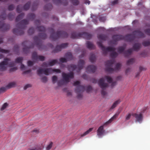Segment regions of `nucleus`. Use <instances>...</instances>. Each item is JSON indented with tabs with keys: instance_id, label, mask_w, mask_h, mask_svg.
Segmentation results:
<instances>
[{
	"instance_id": "nucleus-1",
	"label": "nucleus",
	"mask_w": 150,
	"mask_h": 150,
	"mask_svg": "<svg viewBox=\"0 0 150 150\" xmlns=\"http://www.w3.org/2000/svg\"><path fill=\"white\" fill-rule=\"evenodd\" d=\"M131 35H127L125 36L122 35H115L112 36V40L111 43L115 44L116 42L121 40H123L128 42H131L137 38H143L144 37V34L139 30H136L133 32Z\"/></svg>"
},
{
	"instance_id": "nucleus-2",
	"label": "nucleus",
	"mask_w": 150,
	"mask_h": 150,
	"mask_svg": "<svg viewBox=\"0 0 150 150\" xmlns=\"http://www.w3.org/2000/svg\"><path fill=\"white\" fill-rule=\"evenodd\" d=\"M37 28L39 31L41 32V33H39L38 36H35L34 37V39L37 47H38L39 49L40 50V47L43 46L41 40H44L46 39L47 35L45 33V29L44 27L42 26H39L38 25H37Z\"/></svg>"
},
{
	"instance_id": "nucleus-3",
	"label": "nucleus",
	"mask_w": 150,
	"mask_h": 150,
	"mask_svg": "<svg viewBox=\"0 0 150 150\" xmlns=\"http://www.w3.org/2000/svg\"><path fill=\"white\" fill-rule=\"evenodd\" d=\"M28 23V21L26 20H22L16 26V28H14L13 33L16 35H21L23 34V29L26 27V25Z\"/></svg>"
},
{
	"instance_id": "nucleus-4",
	"label": "nucleus",
	"mask_w": 150,
	"mask_h": 150,
	"mask_svg": "<svg viewBox=\"0 0 150 150\" xmlns=\"http://www.w3.org/2000/svg\"><path fill=\"white\" fill-rule=\"evenodd\" d=\"M49 30L51 33L50 38L53 40H55L60 38H67L68 36L67 33L64 31H59L55 33L52 28H50Z\"/></svg>"
},
{
	"instance_id": "nucleus-5",
	"label": "nucleus",
	"mask_w": 150,
	"mask_h": 150,
	"mask_svg": "<svg viewBox=\"0 0 150 150\" xmlns=\"http://www.w3.org/2000/svg\"><path fill=\"white\" fill-rule=\"evenodd\" d=\"M97 44L103 51V53L105 55L108 52H112L110 54V56L113 58H115L118 55L117 53L115 51L116 49L114 47H104L101 42H97Z\"/></svg>"
},
{
	"instance_id": "nucleus-6",
	"label": "nucleus",
	"mask_w": 150,
	"mask_h": 150,
	"mask_svg": "<svg viewBox=\"0 0 150 150\" xmlns=\"http://www.w3.org/2000/svg\"><path fill=\"white\" fill-rule=\"evenodd\" d=\"M62 80H60L57 82V85L59 86H61L63 85L65 83L69 82L70 79H73L74 77V74L72 72L67 74L62 72Z\"/></svg>"
},
{
	"instance_id": "nucleus-7",
	"label": "nucleus",
	"mask_w": 150,
	"mask_h": 150,
	"mask_svg": "<svg viewBox=\"0 0 150 150\" xmlns=\"http://www.w3.org/2000/svg\"><path fill=\"white\" fill-rule=\"evenodd\" d=\"M15 62L11 61V60L8 58H6L4 60L0 63V71H3L6 70L7 67H12L14 66Z\"/></svg>"
},
{
	"instance_id": "nucleus-8",
	"label": "nucleus",
	"mask_w": 150,
	"mask_h": 150,
	"mask_svg": "<svg viewBox=\"0 0 150 150\" xmlns=\"http://www.w3.org/2000/svg\"><path fill=\"white\" fill-rule=\"evenodd\" d=\"M92 37L91 35L88 33L83 32L82 33L73 32L71 33V38L73 39H78L83 38L87 40L90 39Z\"/></svg>"
},
{
	"instance_id": "nucleus-9",
	"label": "nucleus",
	"mask_w": 150,
	"mask_h": 150,
	"mask_svg": "<svg viewBox=\"0 0 150 150\" xmlns=\"http://www.w3.org/2000/svg\"><path fill=\"white\" fill-rule=\"evenodd\" d=\"M54 72L57 73H60L61 72V71L59 69H53L51 68L42 69L41 68H39L37 71L38 74L40 76V75L42 73L46 75H48L53 73Z\"/></svg>"
},
{
	"instance_id": "nucleus-10",
	"label": "nucleus",
	"mask_w": 150,
	"mask_h": 150,
	"mask_svg": "<svg viewBox=\"0 0 150 150\" xmlns=\"http://www.w3.org/2000/svg\"><path fill=\"white\" fill-rule=\"evenodd\" d=\"M84 61L83 60H80L77 66L73 64L69 65L68 69L70 71H73L76 70L77 72H79L82 69L84 66Z\"/></svg>"
},
{
	"instance_id": "nucleus-11",
	"label": "nucleus",
	"mask_w": 150,
	"mask_h": 150,
	"mask_svg": "<svg viewBox=\"0 0 150 150\" xmlns=\"http://www.w3.org/2000/svg\"><path fill=\"white\" fill-rule=\"evenodd\" d=\"M80 82L79 81H76L74 83V85L76 86L75 92L77 94V98L79 99H81L83 96L82 94H80V92H83L85 90L84 86L80 85Z\"/></svg>"
},
{
	"instance_id": "nucleus-12",
	"label": "nucleus",
	"mask_w": 150,
	"mask_h": 150,
	"mask_svg": "<svg viewBox=\"0 0 150 150\" xmlns=\"http://www.w3.org/2000/svg\"><path fill=\"white\" fill-rule=\"evenodd\" d=\"M98 84L100 87L101 88V94L103 97L105 96L107 94V93L105 91L106 88L108 86L107 83H104V79L102 78L100 79L98 81Z\"/></svg>"
},
{
	"instance_id": "nucleus-13",
	"label": "nucleus",
	"mask_w": 150,
	"mask_h": 150,
	"mask_svg": "<svg viewBox=\"0 0 150 150\" xmlns=\"http://www.w3.org/2000/svg\"><path fill=\"white\" fill-rule=\"evenodd\" d=\"M22 45L24 47L23 49V52L26 54L29 53L30 49L34 47V44L28 41L23 42Z\"/></svg>"
},
{
	"instance_id": "nucleus-14",
	"label": "nucleus",
	"mask_w": 150,
	"mask_h": 150,
	"mask_svg": "<svg viewBox=\"0 0 150 150\" xmlns=\"http://www.w3.org/2000/svg\"><path fill=\"white\" fill-rule=\"evenodd\" d=\"M115 62V60L114 59L107 61L105 63V71L109 73H112L114 71V69L111 67L113 66V65Z\"/></svg>"
},
{
	"instance_id": "nucleus-15",
	"label": "nucleus",
	"mask_w": 150,
	"mask_h": 150,
	"mask_svg": "<svg viewBox=\"0 0 150 150\" xmlns=\"http://www.w3.org/2000/svg\"><path fill=\"white\" fill-rule=\"evenodd\" d=\"M32 59L34 62L40 60L43 61L44 60L45 57L41 55H38L36 52H34L32 54Z\"/></svg>"
},
{
	"instance_id": "nucleus-16",
	"label": "nucleus",
	"mask_w": 150,
	"mask_h": 150,
	"mask_svg": "<svg viewBox=\"0 0 150 150\" xmlns=\"http://www.w3.org/2000/svg\"><path fill=\"white\" fill-rule=\"evenodd\" d=\"M65 57L66 58H61L59 59L60 62L62 63L65 62L73 59L72 54L70 52H68L66 54Z\"/></svg>"
},
{
	"instance_id": "nucleus-17",
	"label": "nucleus",
	"mask_w": 150,
	"mask_h": 150,
	"mask_svg": "<svg viewBox=\"0 0 150 150\" xmlns=\"http://www.w3.org/2000/svg\"><path fill=\"white\" fill-rule=\"evenodd\" d=\"M68 45L67 43H63L61 45L57 46L54 50L53 51V52L55 53L61 51L62 49L65 48Z\"/></svg>"
},
{
	"instance_id": "nucleus-18",
	"label": "nucleus",
	"mask_w": 150,
	"mask_h": 150,
	"mask_svg": "<svg viewBox=\"0 0 150 150\" xmlns=\"http://www.w3.org/2000/svg\"><path fill=\"white\" fill-rule=\"evenodd\" d=\"M120 112V111H117L108 121L105 123L102 126H103V127H104L110 123L114 120L116 119Z\"/></svg>"
},
{
	"instance_id": "nucleus-19",
	"label": "nucleus",
	"mask_w": 150,
	"mask_h": 150,
	"mask_svg": "<svg viewBox=\"0 0 150 150\" xmlns=\"http://www.w3.org/2000/svg\"><path fill=\"white\" fill-rule=\"evenodd\" d=\"M97 135L99 138L102 137L104 135L105 130L104 129L103 126H101L98 129L97 131Z\"/></svg>"
},
{
	"instance_id": "nucleus-20",
	"label": "nucleus",
	"mask_w": 150,
	"mask_h": 150,
	"mask_svg": "<svg viewBox=\"0 0 150 150\" xmlns=\"http://www.w3.org/2000/svg\"><path fill=\"white\" fill-rule=\"evenodd\" d=\"M132 116L135 117L137 121L139 122H142L143 116L142 113H141L139 114L132 113Z\"/></svg>"
},
{
	"instance_id": "nucleus-21",
	"label": "nucleus",
	"mask_w": 150,
	"mask_h": 150,
	"mask_svg": "<svg viewBox=\"0 0 150 150\" xmlns=\"http://www.w3.org/2000/svg\"><path fill=\"white\" fill-rule=\"evenodd\" d=\"M10 26L9 24H4L2 22H0V29H1L3 31H6L9 29Z\"/></svg>"
},
{
	"instance_id": "nucleus-22",
	"label": "nucleus",
	"mask_w": 150,
	"mask_h": 150,
	"mask_svg": "<svg viewBox=\"0 0 150 150\" xmlns=\"http://www.w3.org/2000/svg\"><path fill=\"white\" fill-rule=\"evenodd\" d=\"M86 69V71L88 73H94L96 69V66L91 65L88 66Z\"/></svg>"
},
{
	"instance_id": "nucleus-23",
	"label": "nucleus",
	"mask_w": 150,
	"mask_h": 150,
	"mask_svg": "<svg viewBox=\"0 0 150 150\" xmlns=\"http://www.w3.org/2000/svg\"><path fill=\"white\" fill-rule=\"evenodd\" d=\"M53 3L56 5H58L62 3H63L64 5L66 6L68 4L67 0H52Z\"/></svg>"
},
{
	"instance_id": "nucleus-24",
	"label": "nucleus",
	"mask_w": 150,
	"mask_h": 150,
	"mask_svg": "<svg viewBox=\"0 0 150 150\" xmlns=\"http://www.w3.org/2000/svg\"><path fill=\"white\" fill-rule=\"evenodd\" d=\"M98 38L102 40H105L108 38L107 35H106L101 34L98 36Z\"/></svg>"
},
{
	"instance_id": "nucleus-25",
	"label": "nucleus",
	"mask_w": 150,
	"mask_h": 150,
	"mask_svg": "<svg viewBox=\"0 0 150 150\" xmlns=\"http://www.w3.org/2000/svg\"><path fill=\"white\" fill-rule=\"evenodd\" d=\"M3 42V39L2 38H0V44ZM10 51L8 50H6L2 49L0 48V52L7 54L9 53Z\"/></svg>"
},
{
	"instance_id": "nucleus-26",
	"label": "nucleus",
	"mask_w": 150,
	"mask_h": 150,
	"mask_svg": "<svg viewBox=\"0 0 150 150\" xmlns=\"http://www.w3.org/2000/svg\"><path fill=\"white\" fill-rule=\"evenodd\" d=\"M141 45L140 43H135L133 46V48L134 50L137 51L140 48Z\"/></svg>"
},
{
	"instance_id": "nucleus-27",
	"label": "nucleus",
	"mask_w": 150,
	"mask_h": 150,
	"mask_svg": "<svg viewBox=\"0 0 150 150\" xmlns=\"http://www.w3.org/2000/svg\"><path fill=\"white\" fill-rule=\"evenodd\" d=\"M86 46L87 47L90 49H92L94 48V46L91 42L88 41L86 42Z\"/></svg>"
},
{
	"instance_id": "nucleus-28",
	"label": "nucleus",
	"mask_w": 150,
	"mask_h": 150,
	"mask_svg": "<svg viewBox=\"0 0 150 150\" xmlns=\"http://www.w3.org/2000/svg\"><path fill=\"white\" fill-rule=\"evenodd\" d=\"M89 59L91 62L92 63H93L95 61L96 57L94 54L91 53L90 54V57L89 58Z\"/></svg>"
},
{
	"instance_id": "nucleus-29",
	"label": "nucleus",
	"mask_w": 150,
	"mask_h": 150,
	"mask_svg": "<svg viewBox=\"0 0 150 150\" xmlns=\"http://www.w3.org/2000/svg\"><path fill=\"white\" fill-rule=\"evenodd\" d=\"M120 102L121 101L120 100H118L115 102L112 105L111 107V109H112L115 108L117 106V105L120 103Z\"/></svg>"
},
{
	"instance_id": "nucleus-30",
	"label": "nucleus",
	"mask_w": 150,
	"mask_h": 150,
	"mask_svg": "<svg viewBox=\"0 0 150 150\" xmlns=\"http://www.w3.org/2000/svg\"><path fill=\"white\" fill-rule=\"evenodd\" d=\"M132 52V49H129L124 52V54L126 56H128L130 55Z\"/></svg>"
},
{
	"instance_id": "nucleus-31",
	"label": "nucleus",
	"mask_w": 150,
	"mask_h": 150,
	"mask_svg": "<svg viewBox=\"0 0 150 150\" xmlns=\"http://www.w3.org/2000/svg\"><path fill=\"white\" fill-rule=\"evenodd\" d=\"M58 63V60L57 59H54L50 62L49 63V64L50 66H52Z\"/></svg>"
},
{
	"instance_id": "nucleus-32",
	"label": "nucleus",
	"mask_w": 150,
	"mask_h": 150,
	"mask_svg": "<svg viewBox=\"0 0 150 150\" xmlns=\"http://www.w3.org/2000/svg\"><path fill=\"white\" fill-rule=\"evenodd\" d=\"M93 129V128H90L88 130L86 131L83 134H81V137H83L87 134H88V133H89L90 132H91Z\"/></svg>"
},
{
	"instance_id": "nucleus-33",
	"label": "nucleus",
	"mask_w": 150,
	"mask_h": 150,
	"mask_svg": "<svg viewBox=\"0 0 150 150\" xmlns=\"http://www.w3.org/2000/svg\"><path fill=\"white\" fill-rule=\"evenodd\" d=\"M16 82L13 81L9 83L7 86L9 88H12L16 86Z\"/></svg>"
},
{
	"instance_id": "nucleus-34",
	"label": "nucleus",
	"mask_w": 150,
	"mask_h": 150,
	"mask_svg": "<svg viewBox=\"0 0 150 150\" xmlns=\"http://www.w3.org/2000/svg\"><path fill=\"white\" fill-rule=\"evenodd\" d=\"M30 4V2H28L23 7V9L25 10H27L29 8Z\"/></svg>"
},
{
	"instance_id": "nucleus-35",
	"label": "nucleus",
	"mask_w": 150,
	"mask_h": 150,
	"mask_svg": "<svg viewBox=\"0 0 150 150\" xmlns=\"http://www.w3.org/2000/svg\"><path fill=\"white\" fill-rule=\"evenodd\" d=\"M24 13H21L20 15H18L16 18V21H18L22 19L24 16Z\"/></svg>"
},
{
	"instance_id": "nucleus-36",
	"label": "nucleus",
	"mask_w": 150,
	"mask_h": 150,
	"mask_svg": "<svg viewBox=\"0 0 150 150\" xmlns=\"http://www.w3.org/2000/svg\"><path fill=\"white\" fill-rule=\"evenodd\" d=\"M52 8V6L50 4H49L46 5L44 7V8L45 10H49L51 9Z\"/></svg>"
},
{
	"instance_id": "nucleus-37",
	"label": "nucleus",
	"mask_w": 150,
	"mask_h": 150,
	"mask_svg": "<svg viewBox=\"0 0 150 150\" xmlns=\"http://www.w3.org/2000/svg\"><path fill=\"white\" fill-rule=\"evenodd\" d=\"M135 61V59L134 58H132L129 60L127 62V64L129 65L133 64Z\"/></svg>"
},
{
	"instance_id": "nucleus-38",
	"label": "nucleus",
	"mask_w": 150,
	"mask_h": 150,
	"mask_svg": "<svg viewBox=\"0 0 150 150\" xmlns=\"http://www.w3.org/2000/svg\"><path fill=\"white\" fill-rule=\"evenodd\" d=\"M23 60V58L19 57L17 58L15 60V62L18 63H22Z\"/></svg>"
},
{
	"instance_id": "nucleus-39",
	"label": "nucleus",
	"mask_w": 150,
	"mask_h": 150,
	"mask_svg": "<svg viewBox=\"0 0 150 150\" xmlns=\"http://www.w3.org/2000/svg\"><path fill=\"white\" fill-rule=\"evenodd\" d=\"M28 17L30 19L33 20L35 18V15L34 14L30 13L28 15Z\"/></svg>"
},
{
	"instance_id": "nucleus-40",
	"label": "nucleus",
	"mask_w": 150,
	"mask_h": 150,
	"mask_svg": "<svg viewBox=\"0 0 150 150\" xmlns=\"http://www.w3.org/2000/svg\"><path fill=\"white\" fill-rule=\"evenodd\" d=\"M85 87V89H86V91L87 93H89L91 92L92 90V88L91 86H88Z\"/></svg>"
},
{
	"instance_id": "nucleus-41",
	"label": "nucleus",
	"mask_w": 150,
	"mask_h": 150,
	"mask_svg": "<svg viewBox=\"0 0 150 150\" xmlns=\"http://www.w3.org/2000/svg\"><path fill=\"white\" fill-rule=\"evenodd\" d=\"M125 47H119L117 48L118 52L119 53L122 52L125 50Z\"/></svg>"
},
{
	"instance_id": "nucleus-42",
	"label": "nucleus",
	"mask_w": 150,
	"mask_h": 150,
	"mask_svg": "<svg viewBox=\"0 0 150 150\" xmlns=\"http://www.w3.org/2000/svg\"><path fill=\"white\" fill-rule=\"evenodd\" d=\"M73 5L77 6L79 4V2L78 0H70Z\"/></svg>"
},
{
	"instance_id": "nucleus-43",
	"label": "nucleus",
	"mask_w": 150,
	"mask_h": 150,
	"mask_svg": "<svg viewBox=\"0 0 150 150\" xmlns=\"http://www.w3.org/2000/svg\"><path fill=\"white\" fill-rule=\"evenodd\" d=\"M34 28L33 27H31L28 30V33L29 35H31L34 33Z\"/></svg>"
},
{
	"instance_id": "nucleus-44",
	"label": "nucleus",
	"mask_w": 150,
	"mask_h": 150,
	"mask_svg": "<svg viewBox=\"0 0 150 150\" xmlns=\"http://www.w3.org/2000/svg\"><path fill=\"white\" fill-rule=\"evenodd\" d=\"M104 78L106 79L109 83H111L112 81V79L111 77L109 76H106Z\"/></svg>"
},
{
	"instance_id": "nucleus-45",
	"label": "nucleus",
	"mask_w": 150,
	"mask_h": 150,
	"mask_svg": "<svg viewBox=\"0 0 150 150\" xmlns=\"http://www.w3.org/2000/svg\"><path fill=\"white\" fill-rule=\"evenodd\" d=\"M132 115V113H128L125 116V120H129Z\"/></svg>"
},
{
	"instance_id": "nucleus-46",
	"label": "nucleus",
	"mask_w": 150,
	"mask_h": 150,
	"mask_svg": "<svg viewBox=\"0 0 150 150\" xmlns=\"http://www.w3.org/2000/svg\"><path fill=\"white\" fill-rule=\"evenodd\" d=\"M44 148V146H42L40 147H38L30 149L29 150H43Z\"/></svg>"
},
{
	"instance_id": "nucleus-47",
	"label": "nucleus",
	"mask_w": 150,
	"mask_h": 150,
	"mask_svg": "<svg viewBox=\"0 0 150 150\" xmlns=\"http://www.w3.org/2000/svg\"><path fill=\"white\" fill-rule=\"evenodd\" d=\"M53 144V142H51L49 144H48L46 147V150H50L52 147Z\"/></svg>"
},
{
	"instance_id": "nucleus-48",
	"label": "nucleus",
	"mask_w": 150,
	"mask_h": 150,
	"mask_svg": "<svg viewBox=\"0 0 150 150\" xmlns=\"http://www.w3.org/2000/svg\"><path fill=\"white\" fill-rule=\"evenodd\" d=\"M143 46L145 47L147 46L150 45V42L149 41H146L142 43Z\"/></svg>"
},
{
	"instance_id": "nucleus-49",
	"label": "nucleus",
	"mask_w": 150,
	"mask_h": 150,
	"mask_svg": "<svg viewBox=\"0 0 150 150\" xmlns=\"http://www.w3.org/2000/svg\"><path fill=\"white\" fill-rule=\"evenodd\" d=\"M41 79L42 81L45 83H46L47 81V78L45 76H44L41 78Z\"/></svg>"
},
{
	"instance_id": "nucleus-50",
	"label": "nucleus",
	"mask_w": 150,
	"mask_h": 150,
	"mask_svg": "<svg viewBox=\"0 0 150 150\" xmlns=\"http://www.w3.org/2000/svg\"><path fill=\"white\" fill-rule=\"evenodd\" d=\"M14 8V6L13 4H11L8 7V10L9 11H12L13 10Z\"/></svg>"
},
{
	"instance_id": "nucleus-51",
	"label": "nucleus",
	"mask_w": 150,
	"mask_h": 150,
	"mask_svg": "<svg viewBox=\"0 0 150 150\" xmlns=\"http://www.w3.org/2000/svg\"><path fill=\"white\" fill-rule=\"evenodd\" d=\"M121 64L120 63H117L115 65V70H119L121 67Z\"/></svg>"
},
{
	"instance_id": "nucleus-52",
	"label": "nucleus",
	"mask_w": 150,
	"mask_h": 150,
	"mask_svg": "<svg viewBox=\"0 0 150 150\" xmlns=\"http://www.w3.org/2000/svg\"><path fill=\"white\" fill-rule=\"evenodd\" d=\"M57 78L56 76H54L52 77V81L53 83H54L56 82V81H57Z\"/></svg>"
},
{
	"instance_id": "nucleus-53",
	"label": "nucleus",
	"mask_w": 150,
	"mask_h": 150,
	"mask_svg": "<svg viewBox=\"0 0 150 150\" xmlns=\"http://www.w3.org/2000/svg\"><path fill=\"white\" fill-rule=\"evenodd\" d=\"M8 104L7 103H5L4 104L2 105L1 108V110H4L5 109L6 107L8 106Z\"/></svg>"
},
{
	"instance_id": "nucleus-54",
	"label": "nucleus",
	"mask_w": 150,
	"mask_h": 150,
	"mask_svg": "<svg viewBox=\"0 0 150 150\" xmlns=\"http://www.w3.org/2000/svg\"><path fill=\"white\" fill-rule=\"evenodd\" d=\"M19 46L18 45H16L14 47V51L15 52H17L18 50Z\"/></svg>"
},
{
	"instance_id": "nucleus-55",
	"label": "nucleus",
	"mask_w": 150,
	"mask_h": 150,
	"mask_svg": "<svg viewBox=\"0 0 150 150\" xmlns=\"http://www.w3.org/2000/svg\"><path fill=\"white\" fill-rule=\"evenodd\" d=\"M31 87V85L30 84H27L25 85L23 87V89L24 90L27 89L28 88L30 87Z\"/></svg>"
},
{
	"instance_id": "nucleus-56",
	"label": "nucleus",
	"mask_w": 150,
	"mask_h": 150,
	"mask_svg": "<svg viewBox=\"0 0 150 150\" xmlns=\"http://www.w3.org/2000/svg\"><path fill=\"white\" fill-rule=\"evenodd\" d=\"M17 69V67H14L13 68H12L10 69L9 70V72H12L14 71Z\"/></svg>"
},
{
	"instance_id": "nucleus-57",
	"label": "nucleus",
	"mask_w": 150,
	"mask_h": 150,
	"mask_svg": "<svg viewBox=\"0 0 150 150\" xmlns=\"http://www.w3.org/2000/svg\"><path fill=\"white\" fill-rule=\"evenodd\" d=\"M42 67H49V63H47L45 62H44L42 64Z\"/></svg>"
},
{
	"instance_id": "nucleus-58",
	"label": "nucleus",
	"mask_w": 150,
	"mask_h": 150,
	"mask_svg": "<svg viewBox=\"0 0 150 150\" xmlns=\"http://www.w3.org/2000/svg\"><path fill=\"white\" fill-rule=\"evenodd\" d=\"M6 90V88L4 87H1L0 88V94L3 93Z\"/></svg>"
},
{
	"instance_id": "nucleus-59",
	"label": "nucleus",
	"mask_w": 150,
	"mask_h": 150,
	"mask_svg": "<svg viewBox=\"0 0 150 150\" xmlns=\"http://www.w3.org/2000/svg\"><path fill=\"white\" fill-rule=\"evenodd\" d=\"M20 5H18L16 9V11L18 13H20L21 12V10L20 8Z\"/></svg>"
},
{
	"instance_id": "nucleus-60",
	"label": "nucleus",
	"mask_w": 150,
	"mask_h": 150,
	"mask_svg": "<svg viewBox=\"0 0 150 150\" xmlns=\"http://www.w3.org/2000/svg\"><path fill=\"white\" fill-rule=\"evenodd\" d=\"M33 64V62L30 61H28V66H32Z\"/></svg>"
},
{
	"instance_id": "nucleus-61",
	"label": "nucleus",
	"mask_w": 150,
	"mask_h": 150,
	"mask_svg": "<svg viewBox=\"0 0 150 150\" xmlns=\"http://www.w3.org/2000/svg\"><path fill=\"white\" fill-rule=\"evenodd\" d=\"M145 32L146 34L150 35V29H147L145 31Z\"/></svg>"
},
{
	"instance_id": "nucleus-62",
	"label": "nucleus",
	"mask_w": 150,
	"mask_h": 150,
	"mask_svg": "<svg viewBox=\"0 0 150 150\" xmlns=\"http://www.w3.org/2000/svg\"><path fill=\"white\" fill-rule=\"evenodd\" d=\"M118 3L117 0H115L111 2L112 4V5H115V4H117Z\"/></svg>"
},
{
	"instance_id": "nucleus-63",
	"label": "nucleus",
	"mask_w": 150,
	"mask_h": 150,
	"mask_svg": "<svg viewBox=\"0 0 150 150\" xmlns=\"http://www.w3.org/2000/svg\"><path fill=\"white\" fill-rule=\"evenodd\" d=\"M105 20V17H100L99 18V20L103 22Z\"/></svg>"
},
{
	"instance_id": "nucleus-64",
	"label": "nucleus",
	"mask_w": 150,
	"mask_h": 150,
	"mask_svg": "<svg viewBox=\"0 0 150 150\" xmlns=\"http://www.w3.org/2000/svg\"><path fill=\"white\" fill-rule=\"evenodd\" d=\"M147 109V107H144L142 109V111L141 112V113H144Z\"/></svg>"
}]
</instances>
